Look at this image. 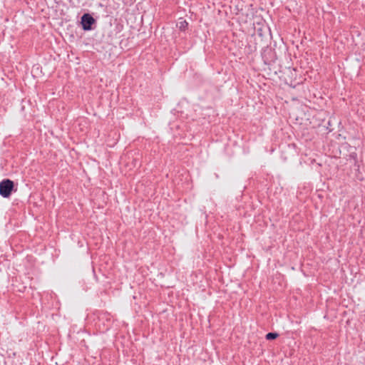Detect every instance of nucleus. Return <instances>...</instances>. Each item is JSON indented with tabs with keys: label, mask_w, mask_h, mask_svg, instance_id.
Wrapping results in <instances>:
<instances>
[{
	"label": "nucleus",
	"mask_w": 365,
	"mask_h": 365,
	"mask_svg": "<svg viewBox=\"0 0 365 365\" xmlns=\"http://www.w3.org/2000/svg\"><path fill=\"white\" fill-rule=\"evenodd\" d=\"M14 183L10 179H4L0 182V195L4 198L9 197L14 190Z\"/></svg>",
	"instance_id": "f257e3e1"
},
{
	"label": "nucleus",
	"mask_w": 365,
	"mask_h": 365,
	"mask_svg": "<svg viewBox=\"0 0 365 365\" xmlns=\"http://www.w3.org/2000/svg\"><path fill=\"white\" fill-rule=\"evenodd\" d=\"M177 26L180 31H185L188 26V23L186 21H180Z\"/></svg>",
	"instance_id": "20e7f679"
},
{
	"label": "nucleus",
	"mask_w": 365,
	"mask_h": 365,
	"mask_svg": "<svg viewBox=\"0 0 365 365\" xmlns=\"http://www.w3.org/2000/svg\"><path fill=\"white\" fill-rule=\"evenodd\" d=\"M349 156L354 160H356L357 158V154L356 153H351Z\"/></svg>",
	"instance_id": "39448f33"
},
{
	"label": "nucleus",
	"mask_w": 365,
	"mask_h": 365,
	"mask_svg": "<svg viewBox=\"0 0 365 365\" xmlns=\"http://www.w3.org/2000/svg\"><path fill=\"white\" fill-rule=\"evenodd\" d=\"M96 23L95 19L88 13L83 14L81 18V24L84 31H91L92 26Z\"/></svg>",
	"instance_id": "f03ea898"
},
{
	"label": "nucleus",
	"mask_w": 365,
	"mask_h": 365,
	"mask_svg": "<svg viewBox=\"0 0 365 365\" xmlns=\"http://www.w3.org/2000/svg\"><path fill=\"white\" fill-rule=\"evenodd\" d=\"M331 302L330 299H327L326 301L327 306H329V303Z\"/></svg>",
	"instance_id": "423d86ee"
},
{
	"label": "nucleus",
	"mask_w": 365,
	"mask_h": 365,
	"mask_svg": "<svg viewBox=\"0 0 365 365\" xmlns=\"http://www.w3.org/2000/svg\"><path fill=\"white\" fill-rule=\"evenodd\" d=\"M279 336V334L277 332H269L265 335V339L267 340H274Z\"/></svg>",
	"instance_id": "7ed1b4c3"
}]
</instances>
